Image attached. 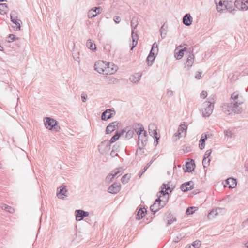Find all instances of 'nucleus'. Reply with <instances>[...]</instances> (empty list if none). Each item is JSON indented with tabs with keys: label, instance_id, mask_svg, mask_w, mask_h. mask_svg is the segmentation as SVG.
Returning <instances> with one entry per match:
<instances>
[{
	"label": "nucleus",
	"instance_id": "nucleus-48",
	"mask_svg": "<svg viewBox=\"0 0 248 248\" xmlns=\"http://www.w3.org/2000/svg\"><path fill=\"white\" fill-rule=\"evenodd\" d=\"M201 242L199 240H196L194 241L192 244L193 248H199L201 246Z\"/></svg>",
	"mask_w": 248,
	"mask_h": 248
},
{
	"label": "nucleus",
	"instance_id": "nucleus-44",
	"mask_svg": "<svg viewBox=\"0 0 248 248\" xmlns=\"http://www.w3.org/2000/svg\"><path fill=\"white\" fill-rule=\"evenodd\" d=\"M216 212H215V209H213L211 211L207 216L208 219H212L216 217L217 216V214H216Z\"/></svg>",
	"mask_w": 248,
	"mask_h": 248
},
{
	"label": "nucleus",
	"instance_id": "nucleus-8",
	"mask_svg": "<svg viewBox=\"0 0 248 248\" xmlns=\"http://www.w3.org/2000/svg\"><path fill=\"white\" fill-rule=\"evenodd\" d=\"M234 5L240 10L246 11L248 10V0H236Z\"/></svg>",
	"mask_w": 248,
	"mask_h": 248
},
{
	"label": "nucleus",
	"instance_id": "nucleus-6",
	"mask_svg": "<svg viewBox=\"0 0 248 248\" xmlns=\"http://www.w3.org/2000/svg\"><path fill=\"white\" fill-rule=\"evenodd\" d=\"M107 62L103 61H98L94 64V70L100 74L106 75L105 71Z\"/></svg>",
	"mask_w": 248,
	"mask_h": 248
},
{
	"label": "nucleus",
	"instance_id": "nucleus-18",
	"mask_svg": "<svg viewBox=\"0 0 248 248\" xmlns=\"http://www.w3.org/2000/svg\"><path fill=\"white\" fill-rule=\"evenodd\" d=\"M67 192L66 186L62 185L58 188L57 195L59 198L63 199L64 196H67L66 195Z\"/></svg>",
	"mask_w": 248,
	"mask_h": 248
},
{
	"label": "nucleus",
	"instance_id": "nucleus-3",
	"mask_svg": "<svg viewBox=\"0 0 248 248\" xmlns=\"http://www.w3.org/2000/svg\"><path fill=\"white\" fill-rule=\"evenodd\" d=\"M217 10L221 12L229 9L232 4V0H215Z\"/></svg>",
	"mask_w": 248,
	"mask_h": 248
},
{
	"label": "nucleus",
	"instance_id": "nucleus-46",
	"mask_svg": "<svg viewBox=\"0 0 248 248\" xmlns=\"http://www.w3.org/2000/svg\"><path fill=\"white\" fill-rule=\"evenodd\" d=\"M197 209V207H189L187 208L186 213L188 215L193 214Z\"/></svg>",
	"mask_w": 248,
	"mask_h": 248
},
{
	"label": "nucleus",
	"instance_id": "nucleus-33",
	"mask_svg": "<svg viewBox=\"0 0 248 248\" xmlns=\"http://www.w3.org/2000/svg\"><path fill=\"white\" fill-rule=\"evenodd\" d=\"M168 219L167 225H170L173 222L176 221V218L174 217L170 213H168L167 215Z\"/></svg>",
	"mask_w": 248,
	"mask_h": 248
},
{
	"label": "nucleus",
	"instance_id": "nucleus-2",
	"mask_svg": "<svg viewBox=\"0 0 248 248\" xmlns=\"http://www.w3.org/2000/svg\"><path fill=\"white\" fill-rule=\"evenodd\" d=\"M44 124L46 127L51 130L58 131L60 129V127L58 124V122L55 120L50 117H46L44 120Z\"/></svg>",
	"mask_w": 248,
	"mask_h": 248
},
{
	"label": "nucleus",
	"instance_id": "nucleus-16",
	"mask_svg": "<svg viewBox=\"0 0 248 248\" xmlns=\"http://www.w3.org/2000/svg\"><path fill=\"white\" fill-rule=\"evenodd\" d=\"M187 52L189 53L187 60L186 61V63L185 64L186 66H187L188 68H190L193 64L194 61V55L193 53V51L191 50L187 51Z\"/></svg>",
	"mask_w": 248,
	"mask_h": 248
},
{
	"label": "nucleus",
	"instance_id": "nucleus-39",
	"mask_svg": "<svg viewBox=\"0 0 248 248\" xmlns=\"http://www.w3.org/2000/svg\"><path fill=\"white\" fill-rule=\"evenodd\" d=\"M215 212H216V214L217 216L223 215L226 212V209L225 208L217 207L215 209Z\"/></svg>",
	"mask_w": 248,
	"mask_h": 248
},
{
	"label": "nucleus",
	"instance_id": "nucleus-43",
	"mask_svg": "<svg viewBox=\"0 0 248 248\" xmlns=\"http://www.w3.org/2000/svg\"><path fill=\"white\" fill-rule=\"evenodd\" d=\"M114 178H115V177L113 176V175L111 173H110L106 178V182L109 184L113 181Z\"/></svg>",
	"mask_w": 248,
	"mask_h": 248
},
{
	"label": "nucleus",
	"instance_id": "nucleus-62",
	"mask_svg": "<svg viewBox=\"0 0 248 248\" xmlns=\"http://www.w3.org/2000/svg\"><path fill=\"white\" fill-rule=\"evenodd\" d=\"M74 59H75V60H76L77 62H78V63H79V62H80V58H79V53H78L77 56L75 55L74 56Z\"/></svg>",
	"mask_w": 248,
	"mask_h": 248
},
{
	"label": "nucleus",
	"instance_id": "nucleus-5",
	"mask_svg": "<svg viewBox=\"0 0 248 248\" xmlns=\"http://www.w3.org/2000/svg\"><path fill=\"white\" fill-rule=\"evenodd\" d=\"M99 152L102 155H106L110 149V141L106 140L100 143L98 146Z\"/></svg>",
	"mask_w": 248,
	"mask_h": 248
},
{
	"label": "nucleus",
	"instance_id": "nucleus-35",
	"mask_svg": "<svg viewBox=\"0 0 248 248\" xmlns=\"http://www.w3.org/2000/svg\"><path fill=\"white\" fill-rule=\"evenodd\" d=\"M163 188L162 189L165 188L166 190L165 191H164L162 189L161 191L159 192V193H160L161 194H163V195H164L165 194H169L171 192L172 189H171L170 187L169 186L166 187V185L165 184H163Z\"/></svg>",
	"mask_w": 248,
	"mask_h": 248
},
{
	"label": "nucleus",
	"instance_id": "nucleus-50",
	"mask_svg": "<svg viewBox=\"0 0 248 248\" xmlns=\"http://www.w3.org/2000/svg\"><path fill=\"white\" fill-rule=\"evenodd\" d=\"M12 19H17V13L16 11H12L10 14L11 21L12 20Z\"/></svg>",
	"mask_w": 248,
	"mask_h": 248
},
{
	"label": "nucleus",
	"instance_id": "nucleus-4",
	"mask_svg": "<svg viewBox=\"0 0 248 248\" xmlns=\"http://www.w3.org/2000/svg\"><path fill=\"white\" fill-rule=\"evenodd\" d=\"M213 103L211 101H205L203 103L202 112L203 117H209L212 114L214 109Z\"/></svg>",
	"mask_w": 248,
	"mask_h": 248
},
{
	"label": "nucleus",
	"instance_id": "nucleus-28",
	"mask_svg": "<svg viewBox=\"0 0 248 248\" xmlns=\"http://www.w3.org/2000/svg\"><path fill=\"white\" fill-rule=\"evenodd\" d=\"M111 173L115 178H117L123 174V170L122 168H118L112 170Z\"/></svg>",
	"mask_w": 248,
	"mask_h": 248
},
{
	"label": "nucleus",
	"instance_id": "nucleus-64",
	"mask_svg": "<svg viewBox=\"0 0 248 248\" xmlns=\"http://www.w3.org/2000/svg\"><path fill=\"white\" fill-rule=\"evenodd\" d=\"M247 226H248V218L243 223V226L244 227H247Z\"/></svg>",
	"mask_w": 248,
	"mask_h": 248
},
{
	"label": "nucleus",
	"instance_id": "nucleus-14",
	"mask_svg": "<svg viewBox=\"0 0 248 248\" xmlns=\"http://www.w3.org/2000/svg\"><path fill=\"white\" fill-rule=\"evenodd\" d=\"M76 219L77 221L82 220L85 217L89 215V213L82 210H76L75 211Z\"/></svg>",
	"mask_w": 248,
	"mask_h": 248
},
{
	"label": "nucleus",
	"instance_id": "nucleus-7",
	"mask_svg": "<svg viewBox=\"0 0 248 248\" xmlns=\"http://www.w3.org/2000/svg\"><path fill=\"white\" fill-rule=\"evenodd\" d=\"M186 44L180 45L176 47L174 50V57L177 60H180L184 56V52L186 51Z\"/></svg>",
	"mask_w": 248,
	"mask_h": 248
},
{
	"label": "nucleus",
	"instance_id": "nucleus-22",
	"mask_svg": "<svg viewBox=\"0 0 248 248\" xmlns=\"http://www.w3.org/2000/svg\"><path fill=\"white\" fill-rule=\"evenodd\" d=\"M141 76L142 74L141 73H137L131 75L129 78V80L132 83H136L140 80Z\"/></svg>",
	"mask_w": 248,
	"mask_h": 248
},
{
	"label": "nucleus",
	"instance_id": "nucleus-49",
	"mask_svg": "<svg viewBox=\"0 0 248 248\" xmlns=\"http://www.w3.org/2000/svg\"><path fill=\"white\" fill-rule=\"evenodd\" d=\"M157 48V45L156 43H154L152 46V47L151 48V50L150 52V53L149 54V55H151L152 56V57H155V52H153V51H155V48Z\"/></svg>",
	"mask_w": 248,
	"mask_h": 248
},
{
	"label": "nucleus",
	"instance_id": "nucleus-23",
	"mask_svg": "<svg viewBox=\"0 0 248 248\" xmlns=\"http://www.w3.org/2000/svg\"><path fill=\"white\" fill-rule=\"evenodd\" d=\"M195 163L193 160L187 162L186 164L185 168H184L185 172H191L195 168Z\"/></svg>",
	"mask_w": 248,
	"mask_h": 248
},
{
	"label": "nucleus",
	"instance_id": "nucleus-54",
	"mask_svg": "<svg viewBox=\"0 0 248 248\" xmlns=\"http://www.w3.org/2000/svg\"><path fill=\"white\" fill-rule=\"evenodd\" d=\"M211 153H212L211 149L207 150L205 153V155L204 156V158H206V159L208 158L210 156Z\"/></svg>",
	"mask_w": 248,
	"mask_h": 248
},
{
	"label": "nucleus",
	"instance_id": "nucleus-53",
	"mask_svg": "<svg viewBox=\"0 0 248 248\" xmlns=\"http://www.w3.org/2000/svg\"><path fill=\"white\" fill-rule=\"evenodd\" d=\"M182 134H178V131H177V132L175 133L174 135L173 136V139L174 140H177L178 139H179L180 137H182Z\"/></svg>",
	"mask_w": 248,
	"mask_h": 248
},
{
	"label": "nucleus",
	"instance_id": "nucleus-63",
	"mask_svg": "<svg viewBox=\"0 0 248 248\" xmlns=\"http://www.w3.org/2000/svg\"><path fill=\"white\" fill-rule=\"evenodd\" d=\"M87 95L82 94L81 99H82V102H85L87 100Z\"/></svg>",
	"mask_w": 248,
	"mask_h": 248
},
{
	"label": "nucleus",
	"instance_id": "nucleus-24",
	"mask_svg": "<svg viewBox=\"0 0 248 248\" xmlns=\"http://www.w3.org/2000/svg\"><path fill=\"white\" fill-rule=\"evenodd\" d=\"M125 130H122L121 132L116 131L115 135L113 136H112L110 140H109V141H110V144L114 143L117 140H118L119 138L120 137V136L123 135L125 133Z\"/></svg>",
	"mask_w": 248,
	"mask_h": 248
},
{
	"label": "nucleus",
	"instance_id": "nucleus-31",
	"mask_svg": "<svg viewBox=\"0 0 248 248\" xmlns=\"http://www.w3.org/2000/svg\"><path fill=\"white\" fill-rule=\"evenodd\" d=\"M87 47L91 50L94 51L96 50V46L94 42L91 39H88L86 43Z\"/></svg>",
	"mask_w": 248,
	"mask_h": 248
},
{
	"label": "nucleus",
	"instance_id": "nucleus-17",
	"mask_svg": "<svg viewBox=\"0 0 248 248\" xmlns=\"http://www.w3.org/2000/svg\"><path fill=\"white\" fill-rule=\"evenodd\" d=\"M133 128L139 136V141H140V138H142V132L144 131V127L142 125L140 124H135Z\"/></svg>",
	"mask_w": 248,
	"mask_h": 248
},
{
	"label": "nucleus",
	"instance_id": "nucleus-45",
	"mask_svg": "<svg viewBox=\"0 0 248 248\" xmlns=\"http://www.w3.org/2000/svg\"><path fill=\"white\" fill-rule=\"evenodd\" d=\"M130 175H129L128 174H126L124 175L121 179L122 183H123V184L127 183L128 182V181L130 179Z\"/></svg>",
	"mask_w": 248,
	"mask_h": 248
},
{
	"label": "nucleus",
	"instance_id": "nucleus-55",
	"mask_svg": "<svg viewBox=\"0 0 248 248\" xmlns=\"http://www.w3.org/2000/svg\"><path fill=\"white\" fill-rule=\"evenodd\" d=\"M224 133L226 136L229 138H231L232 135V133L229 130L225 131Z\"/></svg>",
	"mask_w": 248,
	"mask_h": 248
},
{
	"label": "nucleus",
	"instance_id": "nucleus-25",
	"mask_svg": "<svg viewBox=\"0 0 248 248\" xmlns=\"http://www.w3.org/2000/svg\"><path fill=\"white\" fill-rule=\"evenodd\" d=\"M187 126L185 124H181L178 129V134H182L183 136L185 137L186 133Z\"/></svg>",
	"mask_w": 248,
	"mask_h": 248
},
{
	"label": "nucleus",
	"instance_id": "nucleus-34",
	"mask_svg": "<svg viewBox=\"0 0 248 248\" xmlns=\"http://www.w3.org/2000/svg\"><path fill=\"white\" fill-rule=\"evenodd\" d=\"M138 25V18L137 17H134L132 18L131 21V26L132 28V32L137 28Z\"/></svg>",
	"mask_w": 248,
	"mask_h": 248
},
{
	"label": "nucleus",
	"instance_id": "nucleus-32",
	"mask_svg": "<svg viewBox=\"0 0 248 248\" xmlns=\"http://www.w3.org/2000/svg\"><path fill=\"white\" fill-rule=\"evenodd\" d=\"M0 208L4 210H6L10 213H13L14 212V209L12 207L6 205V204H2L0 205Z\"/></svg>",
	"mask_w": 248,
	"mask_h": 248
},
{
	"label": "nucleus",
	"instance_id": "nucleus-41",
	"mask_svg": "<svg viewBox=\"0 0 248 248\" xmlns=\"http://www.w3.org/2000/svg\"><path fill=\"white\" fill-rule=\"evenodd\" d=\"M126 132V134L125 136V139L126 140H129L133 137L134 134V130L132 129L128 130L127 131L125 130Z\"/></svg>",
	"mask_w": 248,
	"mask_h": 248
},
{
	"label": "nucleus",
	"instance_id": "nucleus-12",
	"mask_svg": "<svg viewBox=\"0 0 248 248\" xmlns=\"http://www.w3.org/2000/svg\"><path fill=\"white\" fill-rule=\"evenodd\" d=\"M115 114V111L112 109H107L104 111L101 115V119L102 120H107L111 118Z\"/></svg>",
	"mask_w": 248,
	"mask_h": 248
},
{
	"label": "nucleus",
	"instance_id": "nucleus-29",
	"mask_svg": "<svg viewBox=\"0 0 248 248\" xmlns=\"http://www.w3.org/2000/svg\"><path fill=\"white\" fill-rule=\"evenodd\" d=\"M207 139V136L202 134V137L200 140L199 148L200 149L202 150L205 148V140Z\"/></svg>",
	"mask_w": 248,
	"mask_h": 248
},
{
	"label": "nucleus",
	"instance_id": "nucleus-60",
	"mask_svg": "<svg viewBox=\"0 0 248 248\" xmlns=\"http://www.w3.org/2000/svg\"><path fill=\"white\" fill-rule=\"evenodd\" d=\"M166 94L168 97H171L173 94V91L172 90H168L166 93Z\"/></svg>",
	"mask_w": 248,
	"mask_h": 248
},
{
	"label": "nucleus",
	"instance_id": "nucleus-59",
	"mask_svg": "<svg viewBox=\"0 0 248 248\" xmlns=\"http://www.w3.org/2000/svg\"><path fill=\"white\" fill-rule=\"evenodd\" d=\"M201 74H202V72H198L195 76V78L197 79H200L202 78V76H201Z\"/></svg>",
	"mask_w": 248,
	"mask_h": 248
},
{
	"label": "nucleus",
	"instance_id": "nucleus-10",
	"mask_svg": "<svg viewBox=\"0 0 248 248\" xmlns=\"http://www.w3.org/2000/svg\"><path fill=\"white\" fill-rule=\"evenodd\" d=\"M148 130L150 135L154 137L156 139L157 143H158V140L159 139V137H157V127L154 124H151L149 125L148 126Z\"/></svg>",
	"mask_w": 248,
	"mask_h": 248
},
{
	"label": "nucleus",
	"instance_id": "nucleus-40",
	"mask_svg": "<svg viewBox=\"0 0 248 248\" xmlns=\"http://www.w3.org/2000/svg\"><path fill=\"white\" fill-rule=\"evenodd\" d=\"M155 160V158L154 157L152 159L147 163L146 166L144 167L143 169V171L139 174V177L140 178L142 174L145 172V171L148 169V168L151 166V165L153 163V162Z\"/></svg>",
	"mask_w": 248,
	"mask_h": 248
},
{
	"label": "nucleus",
	"instance_id": "nucleus-1",
	"mask_svg": "<svg viewBox=\"0 0 248 248\" xmlns=\"http://www.w3.org/2000/svg\"><path fill=\"white\" fill-rule=\"evenodd\" d=\"M230 103L224 104L222 106V110L227 115H230L232 112L235 113H240L242 111L241 107L244 102L243 97L239 95V92H234L231 95Z\"/></svg>",
	"mask_w": 248,
	"mask_h": 248
},
{
	"label": "nucleus",
	"instance_id": "nucleus-27",
	"mask_svg": "<svg viewBox=\"0 0 248 248\" xmlns=\"http://www.w3.org/2000/svg\"><path fill=\"white\" fill-rule=\"evenodd\" d=\"M131 37L132 38V46L131 48V50H132L138 43V35L133 31L132 32Z\"/></svg>",
	"mask_w": 248,
	"mask_h": 248
},
{
	"label": "nucleus",
	"instance_id": "nucleus-58",
	"mask_svg": "<svg viewBox=\"0 0 248 248\" xmlns=\"http://www.w3.org/2000/svg\"><path fill=\"white\" fill-rule=\"evenodd\" d=\"M114 21H115V22L117 24L120 23V21H121V18L120 16H115L114 17Z\"/></svg>",
	"mask_w": 248,
	"mask_h": 248
},
{
	"label": "nucleus",
	"instance_id": "nucleus-57",
	"mask_svg": "<svg viewBox=\"0 0 248 248\" xmlns=\"http://www.w3.org/2000/svg\"><path fill=\"white\" fill-rule=\"evenodd\" d=\"M107 79H108L107 81L108 82V83H114L116 80V79L115 78H112V77H108V78Z\"/></svg>",
	"mask_w": 248,
	"mask_h": 248
},
{
	"label": "nucleus",
	"instance_id": "nucleus-20",
	"mask_svg": "<svg viewBox=\"0 0 248 248\" xmlns=\"http://www.w3.org/2000/svg\"><path fill=\"white\" fill-rule=\"evenodd\" d=\"M118 124L119 123L117 121L110 123L106 127V134H109L114 131L116 129V127L118 126Z\"/></svg>",
	"mask_w": 248,
	"mask_h": 248
},
{
	"label": "nucleus",
	"instance_id": "nucleus-13",
	"mask_svg": "<svg viewBox=\"0 0 248 248\" xmlns=\"http://www.w3.org/2000/svg\"><path fill=\"white\" fill-rule=\"evenodd\" d=\"M102 10L101 7H95L92 8L88 12V18H92L95 17L97 14H99L101 13Z\"/></svg>",
	"mask_w": 248,
	"mask_h": 248
},
{
	"label": "nucleus",
	"instance_id": "nucleus-15",
	"mask_svg": "<svg viewBox=\"0 0 248 248\" xmlns=\"http://www.w3.org/2000/svg\"><path fill=\"white\" fill-rule=\"evenodd\" d=\"M117 70V66L112 63L107 62L105 71L106 75H111L115 73Z\"/></svg>",
	"mask_w": 248,
	"mask_h": 248
},
{
	"label": "nucleus",
	"instance_id": "nucleus-21",
	"mask_svg": "<svg viewBox=\"0 0 248 248\" xmlns=\"http://www.w3.org/2000/svg\"><path fill=\"white\" fill-rule=\"evenodd\" d=\"M193 21V18L189 14H186L183 18V22L186 26H190Z\"/></svg>",
	"mask_w": 248,
	"mask_h": 248
},
{
	"label": "nucleus",
	"instance_id": "nucleus-11",
	"mask_svg": "<svg viewBox=\"0 0 248 248\" xmlns=\"http://www.w3.org/2000/svg\"><path fill=\"white\" fill-rule=\"evenodd\" d=\"M121 190V184L120 183H114L112 184L108 188V192L113 194H116L118 193Z\"/></svg>",
	"mask_w": 248,
	"mask_h": 248
},
{
	"label": "nucleus",
	"instance_id": "nucleus-30",
	"mask_svg": "<svg viewBox=\"0 0 248 248\" xmlns=\"http://www.w3.org/2000/svg\"><path fill=\"white\" fill-rule=\"evenodd\" d=\"M11 21L15 24L16 25V26H13L14 30L16 31H19L21 29V25L20 23H22L20 19H14L12 18Z\"/></svg>",
	"mask_w": 248,
	"mask_h": 248
},
{
	"label": "nucleus",
	"instance_id": "nucleus-36",
	"mask_svg": "<svg viewBox=\"0 0 248 248\" xmlns=\"http://www.w3.org/2000/svg\"><path fill=\"white\" fill-rule=\"evenodd\" d=\"M8 10V6L7 4L6 3H1L0 4V14L1 15H4L6 14V12Z\"/></svg>",
	"mask_w": 248,
	"mask_h": 248
},
{
	"label": "nucleus",
	"instance_id": "nucleus-26",
	"mask_svg": "<svg viewBox=\"0 0 248 248\" xmlns=\"http://www.w3.org/2000/svg\"><path fill=\"white\" fill-rule=\"evenodd\" d=\"M226 184L229 185L230 188H233L236 186V180L233 178H229L227 179Z\"/></svg>",
	"mask_w": 248,
	"mask_h": 248
},
{
	"label": "nucleus",
	"instance_id": "nucleus-47",
	"mask_svg": "<svg viewBox=\"0 0 248 248\" xmlns=\"http://www.w3.org/2000/svg\"><path fill=\"white\" fill-rule=\"evenodd\" d=\"M155 59V57H152L151 55H148L147 58V62H148V65H152L153 62Z\"/></svg>",
	"mask_w": 248,
	"mask_h": 248
},
{
	"label": "nucleus",
	"instance_id": "nucleus-19",
	"mask_svg": "<svg viewBox=\"0 0 248 248\" xmlns=\"http://www.w3.org/2000/svg\"><path fill=\"white\" fill-rule=\"evenodd\" d=\"M193 182L192 181H190L186 183L183 184L181 186L180 188L182 191L184 192H186L192 189L193 188Z\"/></svg>",
	"mask_w": 248,
	"mask_h": 248
},
{
	"label": "nucleus",
	"instance_id": "nucleus-37",
	"mask_svg": "<svg viewBox=\"0 0 248 248\" xmlns=\"http://www.w3.org/2000/svg\"><path fill=\"white\" fill-rule=\"evenodd\" d=\"M143 132L142 138H140V141H141L142 146H144L146 144V141H147V133L144 130Z\"/></svg>",
	"mask_w": 248,
	"mask_h": 248
},
{
	"label": "nucleus",
	"instance_id": "nucleus-56",
	"mask_svg": "<svg viewBox=\"0 0 248 248\" xmlns=\"http://www.w3.org/2000/svg\"><path fill=\"white\" fill-rule=\"evenodd\" d=\"M207 96V93L205 91H202L200 94V96L202 98L204 99Z\"/></svg>",
	"mask_w": 248,
	"mask_h": 248
},
{
	"label": "nucleus",
	"instance_id": "nucleus-9",
	"mask_svg": "<svg viewBox=\"0 0 248 248\" xmlns=\"http://www.w3.org/2000/svg\"><path fill=\"white\" fill-rule=\"evenodd\" d=\"M160 197L161 195H160L159 197L156 199L155 203L150 207V210L152 212H154V214H155L156 212H157L159 209L163 207L164 206L165 204L162 205L161 203V200H160Z\"/></svg>",
	"mask_w": 248,
	"mask_h": 248
},
{
	"label": "nucleus",
	"instance_id": "nucleus-51",
	"mask_svg": "<svg viewBox=\"0 0 248 248\" xmlns=\"http://www.w3.org/2000/svg\"><path fill=\"white\" fill-rule=\"evenodd\" d=\"M210 159H209L207 161L206 160V158H204L202 160V164L203 166V167L205 168L206 167H207L209 164H210Z\"/></svg>",
	"mask_w": 248,
	"mask_h": 248
},
{
	"label": "nucleus",
	"instance_id": "nucleus-42",
	"mask_svg": "<svg viewBox=\"0 0 248 248\" xmlns=\"http://www.w3.org/2000/svg\"><path fill=\"white\" fill-rule=\"evenodd\" d=\"M146 212V209L145 208H140L138 211L137 216L139 217V219L142 218L145 216V213Z\"/></svg>",
	"mask_w": 248,
	"mask_h": 248
},
{
	"label": "nucleus",
	"instance_id": "nucleus-61",
	"mask_svg": "<svg viewBox=\"0 0 248 248\" xmlns=\"http://www.w3.org/2000/svg\"><path fill=\"white\" fill-rule=\"evenodd\" d=\"M116 151H114V149H112V150L110 152V155L113 157L117 156V154L116 153Z\"/></svg>",
	"mask_w": 248,
	"mask_h": 248
},
{
	"label": "nucleus",
	"instance_id": "nucleus-38",
	"mask_svg": "<svg viewBox=\"0 0 248 248\" xmlns=\"http://www.w3.org/2000/svg\"><path fill=\"white\" fill-rule=\"evenodd\" d=\"M167 26H166L165 24H164L160 29L161 36L162 38H164L167 34Z\"/></svg>",
	"mask_w": 248,
	"mask_h": 248
},
{
	"label": "nucleus",
	"instance_id": "nucleus-52",
	"mask_svg": "<svg viewBox=\"0 0 248 248\" xmlns=\"http://www.w3.org/2000/svg\"><path fill=\"white\" fill-rule=\"evenodd\" d=\"M9 40L8 41L9 42H12L14 41H16L17 39H18V38L16 37L15 35L14 34H10L9 35Z\"/></svg>",
	"mask_w": 248,
	"mask_h": 248
}]
</instances>
